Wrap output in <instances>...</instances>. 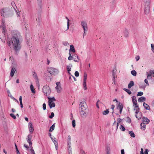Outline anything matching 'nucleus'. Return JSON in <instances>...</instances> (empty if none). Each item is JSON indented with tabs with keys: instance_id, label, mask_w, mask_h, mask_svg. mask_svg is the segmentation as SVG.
Segmentation results:
<instances>
[{
	"instance_id": "5fc2aeb1",
	"label": "nucleus",
	"mask_w": 154,
	"mask_h": 154,
	"mask_svg": "<svg viewBox=\"0 0 154 154\" xmlns=\"http://www.w3.org/2000/svg\"><path fill=\"white\" fill-rule=\"evenodd\" d=\"M46 109V106L45 103L43 104V109L44 110H45Z\"/></svg>"
},
{
	"instance_id": "13d9d810",
	"label": "nucleus",
	"mask_w": 154,
	"mask_h": 154,
	"mask_svg": "<svg viewBox=\"0 0 154 154\" xmlns=\"http://www.w3.org/2000/svg\"><path fill=\"white\" fill-rule=\"evenodd\" d=\"M144 82H145V83H146V84L148 85H149V84L148 83V80L147 79H145L144 80Z\"/></svg>"
},
{
	"instance_id": "c03bdc74",
	"label": "nucleus",
	"mask_w": 154,
	"mask_h": 154,
	"mask_svg": "<svg viewBox=\"0 0 154 154\" xmlns=\"http://www.w3.org/2000/svg\"><path fill=\"white\" fill-rule=\"evenodd\" d=\"M72 127L73 128H75V120H73L72 121Z\"/></svg>"
},
{
	"instance_id": "8fccbe9b",
	"label": "nucleus",
	"mask_w": 154,
	"mask_h": 154,
	"mask_svg": "<svg viewBox=\"0 0 154 154\" xmlns=\"http://www.w3.org/2000/svg\"><path fill=\"white\" fill-rule=\"evenodd\" d=\"M10 115L13 119H16V116L14 114L11 113Z\"/></svg>"
},
{
	"instance_id": "393cba45",
	"label": "nucleus",
	"mask_w": 154,
	"mask_h": 154,
	"mask_svg": "<svg viewBox=\"0 0 154 154\" xmlns=\"http://www.w3.org/2000/svg\"><path fill=\"white\" fill-rule=\"evenodd\" d=\"M69 51V52H70V51H71L73 53H75V49L73 45H70V48Z\"/></svg>"
},
{
	"instance_id": "79ce46f5",
	"label": "nucleus",
	"mask_w": 154,
	"mask_h": 154,
	"mask_svg": "<svg viewBox=\"0 0 154 154\" xmlns=\"http://www.w3.org/2000/svg\"><path fill=\"white\" fill-rule=\"evenodd\" d=\"M146 74L147 75V79H152V77L151 75L149 73H148L147 72H146Z\"/></svg>"
},
{
	"instance_id": "473e14b6",
	"label": "nucleus",
	"mask_w": 154,
	"mask_h": 154,
	"mask_svg": "<svg viewBox=\"0 0 154 154\" xmlns=\"http://www.w3.org/2000/svg\"><path fill=\"white\" fill-rule=\"evenodd\" d=\"M87 75L86 73H85L84 75L83 82H86Z\"/></svg>"
},
{
	"instance_id": "423d86ee",
	"label": "nucleus",
	"mask_w": 154,
	"mask_h": 154,
	"mask_svg": "<svg viewBox=\"0 0 154 154\" xmlns=\"http://www.w3.org/2000/svg\"><path fill=\"white\" fill-rule=\"evenodd\" d=\"M47 70L51 75H53L55 73H57L59 72L58 70L57 69L51 67L48 68Z\"/></svg>"
},
{
	"instance_id": "e433bc0d",
	"label": "nucleus",
	"mask_w": 154,
	"mask_h": 154,
	"mask_svg": "<svg viewBox=\"0 0 154 154\" xmlns=\"http://www.w3.org/2000/svg\"><path fill=\"white\" fill-rule=\"evenodd\" d=\"M109 112L108 109H107L106 110L104 111L103 112V115H106Z\"/></svg>"
},
{
	"instance_id": "cd10ccee",
	"label": "nucleus",
	"mask_w": 154,
	"mask_h": 154,
	"mask_svg": "<svg viewBox=\"0 0 154 154\" xmlns=\"http://www.w3.org/2000/svg\"><path fill=\"white\" fill-rule=\"evenodd\" d=\"M134 85V82L133 81H131L129 83L128 85V88H130L131 87Z\"/></svg>"
},
{
	"instance_id": "f8f14e48",
	"label": "nucleus",
	"mask_w": 154,
	"mask_h": 154,
	"mask_svg": "<svg viewBox=\"0 0 154 154\" xmlns=\"http://www.w3.org/2000/svg\"><path fill=\"white\" fill-rule=\"evenodd\" d=\"M28 127L29 132L32 133L34 129L33 126L31 122H29L28 125Z\"/></svg>"
},
{
	"instance_id": "9b49d317",
	"label": "nucleus",
	"mask_w": 154,
	"mask_h": 154,
	"mask_svg": "<svg viewBox=\"0 0 154 154\" xmlns=\"http://www.w3.org/2000/svg\"><path fill=\"white\" fill-rule=\"evenodd\" d=\"M123 107V105L120 102H119V103L118 105L117 106L116 109L117 110H119V112L120 114L122 113Z\"/></svg>"
},
{
	"instance_id": "1a4fd4ad",
	"label": "nucleus",
	"mask_w": 154,
	"mask_h": 154,
	"mask_svg": "<svg viewBox=\"0 0 154 154\" xmlns=\"http://www.w3.org/2000/svg\"><path fill=\"white\" fill-rule=\"evenodd\" d=\"M56 84L57 86L55 88L57 92L60 93L62 90V88H61L60 83V82H57L56 83Z\"/></svg>"
},
{
	"instance_id": "a211bd4d",
	"label": "nucleus",
	"mask_w": 154,
	"mask_h": 154,
	"mask_svg": "<svg viewBox=\"0 0 154 154\" xmlns=\"http://www.w3.org/2000/svg\"><path fill=\"white\" fill-rule=\"evenodd\" d=\"M2 28L3 30L2 32L5 34V26L4 24V23L3 21H2Z\"/></svg>"
},
{
	"instance_id": "f3484780",
	"label": "nucleus",
	"mask_w": 154,
	"mask_h": 154,
	"mask_svg": "<svg viewBox=\"0 0 154 154\" xmlns=\"http://www.w3.org/2000/svg\"><path fill=\"white\" fill-rule=\"evenodd\" d=\"M135 116L139 120L140 119L141 117V112H139L137 113H135Z\"/></svg>"
},
{
	"instance_id": "bb28decb",
	"label": "nucleus",
	"mask_w": 154,
	"mask_h": 154,
	"mask_svg": "<svg viewBox=\"0 0 154 154\" xmlns=\"http://www.w3.org/2000/svg\"><path fill=\"white\" fill-rule=\"evenodd\" d=\"M106 154H110V148L109 146H107L106 147Z\"/></svg>"
},
{
	"instance_id": "6ab92c4d",
	"label": "nucleus",
	"mask_w": 154,
	"mask_h": 154,
	"mask_svg": "<svg viewBox=\"0 0 154 154\" xmlns=\"http://www.w3.org/2000/svg\"><path fill=\"white\" fill-rule=\"evenodd\" d=\"M72 64H70L69 65L67 66V71H68V73L69 74H70V71L71 70V68L72 67Z\"/></svg>"
},
{
	"instance_id": "bf43d9fd",
	"label": "nucleus",
	"mask_w": 154,
	"mask_h": 154,
	"mask_svg": "<svg viewBox=\"0 0 154 154\" xmlns=\"http://www.w3.org/2000/svg\"><path fill=\"white\" fill-rule=\"evenodd\" d=\"M135 59H136V60L137 61H138L139 60V59H140V57H139V56H136V57Z\"/></svg>"
},
{
	"instance_id": "3c124183",
	"label": "nucleus",
	"mask_w": 154,
	"mask_h": 154,
	"mask_svg": "<svg viewBox=\"0 0 154 154\" xmlns=\"http://www.w3.org/2000/svg\"><path fill=\"white\" fill-rule=\"evenodd\" d=\"M151 45L152 51L154 53V45L153 44H151Z\"/></svg>"
},
{
	"instance_id": "09e8293b",
	"label": "nucleus",
	"mask_w": 154,
	"mask_h": 154,
	"mask_svg": "<svg viewBox=\"0 0 154 154\" xmlns=\"http://www.w3.org/2000/svg\"><path fill=\"white\" fill-rule=\"evenodd\" d=\"M120 129H121V130L122 131H125V127L123 126H122V125H121L120 126Z\"/></svg>"
},
{
	"instance_id": "39448f33",
	"label": "nucleus",
	"mask_w": 154,
	"mask_h": 154,
	"mask_svg": "<svg viewBox=\"0 0 154 154\" xmlns=\"http://www.w3.org/2000/svg\"><path fill=\"white\" fill-rule=\"evenodd\" d=\"M48 99L49 100H48V105L50 108H51L53 107H54L55 106V103L54 102V101L55 100V98L53 97L52 98H50L48 97Z\"/></svg>"
},
{
	"instance_id": "338daca9",
	"label": "nucleus",
	"mask_w": 154,
	"mask_h": 154,
	"mask_svg": "<svg viewBox=\"0 0 154 154\" xmlns=\"http://www.w3.org/2000/svg\"><path fill=\"white\" fill-rule=\"evenodd\" d=\"M19 101L20 102L22 101V97L21 96H20L19 97Z\"/></svg>"
},
{
	"instance_id": "680f3d73",
	"label": "nucleus",
	"mask_w": 154,
	"mask_h": 154,
	"mask_svg": "<svg viewBox=\"0 0 154 154\" xmlns=\"http://www.w3.org/2000/svg\"><path fill=\"white\" fill-rule=\"evenodd\" d=\"M112 75H113V81L114 82V83H115V76L114 73L113 72Z\"/></svg>"
},
{
	"instance_id": "7c9ffc66",
	"label": "nucleus",
	"mask_w": 154,
	"mask_h": 154,
	"mask_svg": "<svg viewBox=\"0 0 154 154\" xmlns=\"http://www.w3.org/2000/svg\"><path fill=\"white\" fill-rule=\"evenodd\" d=\"M129 134L130 136L133 137H134L135 136V135L132 131H130L129 132Z\"/></svg>"
},
{
	"instance_id": "f257e3e1",
	"label": "nucleus",
	"mask_w": 154,
	"mask_h": 154,
	"mask_svg": "<svg viewBox=\"0 0 154 154\" xmlns=\"http://www.w3.org/2000/svg\"><path fill=\"white\" fill-rule=\"evenodd\" d=\"M7 44L8 46L12 48L16 52H18L21 49L20 42L17 37L13 36Z\"/></svg>"
},
{
	"instance_id": "0e129e2a",
	"label": "nucleus",
	"mask_w": 154,
	"mask_h": 154,
	"mask_svg": "<svg viewBox=\"0 0 154 154\" xmlns=\"http://www.w3.org/2000/svg\"><path fill=\"white\" fill-rule=\"evenodd\" d=\"M121 154H125L124 150L122 149L121 150Z\"/></svg>"
},
{
	"instance_id": "864d4df0",
	"label": "nucleus",
	"mask_w": 154,
	"mask_h": 154,
	"mask_svg": "<svg viewBox=\"0 0 154 154\" xmlns=\"http://www.w3.org/2000/svg\"><path fill=\"white\" fill-rule=\"evenodd\" d=\"M54 113L53 112H52L51 113V115L49 116V117L50 119H52L53 118V117H54Z\"/></svg>"
},
{
	"instance_id": "a878e982",
	"label": "nucleus",
	"mask_w": 154,
	"mask_h": 154,
	"mask_svg": "<svg viewBox=\"0 0 154 154\" xmlns=\"http://www.w3.org/2000/svg\"><path fill=\"white\" fill-rule=\"evenodd\" d=\"M15 5V3L14 2H12L11 3V5H12V6L13 8H14V10H15V11L17 13V17H19L20 16V13H18L17 12V11L16 10V9H15V8L14 7V5Z\"/></svg>"
},
{
	"instance_id": "2eb2a0df",
	"label": "nucleus",
	"mask_w": 154,
	"mask_h": 154,
	"mask_svg": "<svg viewBox=\"0 0 154 154\" xmlns=\"http://www.w3.org/2000/svg\"><path fill=\"white\" fill-rule=\"evenodd\" d=\"M133 106L134 107V111H135V113H137L140 110V108L137 103L136 104L133 105Z\"/></svg>"
},
{
	"instance_id": "0eeeda50",
	"label": "nucleus",
	"mask_w": 154,
	"mask_h": 154,
	"mask_svg": "<svg viewBox=\"0 0 154 154\" xmlns=\"http://www.w3.org/2000/svg\"><path fill=\"white\" fill-rule=\"evenodd\" d=\"M67 141L68 150L69 151H71L72 149L71 147V137L70 135L68 136Z\"/></svg>"
},
{
	"instance_id": "9d476101",
	"label": "nucleus",
	"mask_w": 154,
	"mask_h": 154,
	"mask_svg": "<svg viewBox=\"0 0 154 154\" xmlns=\"http://www.w3.org/2000/svg\"><path fill=\"white\" fill-rule=\"evenodd\" d=\"M81 25L84 31H87L88 27L87 23L86 22L82 21L81 22Z\"/></svg>"
},
{
	"instance_id": "c85d7f7f",
	"label": "nucleus",
	"mask_w": 154,
	"mask_h": 154,
	"mask_svg": "<svg viewBox=\"0 0 154 154\" xmlns=\"http://www.w3.org/2000/svg\"><path fill=\"white\" fill-rule=\"evenodd\" d=\"M55 127V124H53L50 128L49 131L50 132L52 131L54 129Z\"/></svg>"
},
{
	"instance_id": "20e7f679",
	"label": "nucleus",
	"mask_w": 154,
	"mask_h": 154,
	"mask_svg": "<svg viewBox=\"0 0 154 154\" xmlns=\"http://www.w3.org/2000/svg\"><path fill=\"white\" fill-rule=\"evenodd\" d=\"M42 91L47 96L49 95L51 92L50 88L47 85L43 86L42 89Z\"/></svg>"
},
{
	"instance_id": "774afa93",
	"label": "nucleus",
	"mask_w": 154,
	"mask_h": 154,
	"mask_svg": "<svg viewBox=\"0 0 154 154\" xmlns=\"http://www.w3.org/2000/svg\"><path fill=\"white\" fill-rule=\"evenodd\" d=\"M20 106L21 108H22L23 107V104L22 103V102H20Z\"/></svg>"
},
{
	"instance_id": "4468645a",
	"label": "nucleus",
	"mask_w": 154,
	"mask_h": 154,
	"mask_svg": "<svg viewBox=\"0 0 154 154\" xmlns=\"http://www.w3.org/2000/svg\"><path fill=\"white\" fill-rule=\"evenodd\" d=\"M142 120L143 122V123L145 124H148L150 122V120L146 117H143Z\"/></svg>"
},
{
	"instance_id": "6e6552de",
	"label": "nucleus",
	"mask_w": 154,
	"mask_h": 154,
	"mask_svg": "<svg viewBox=\"0 0 154 154\" xmlns=\"http://www.w3.org/2000/svg\"><path fill=\"white\" fill-rule=\"evenodd\" d=\"M150 11V6L149 2H146L145 7L144 13L146 14H148Z\"/></svg>"
},
{
	"instance_id": "ea45409f",
	"label": "nucleus",
	"mask_w": 154,
	"mask_h": 154,
	"mask_svg": "<svg viewBox=\"0 0 154 154\" xmlns=\"http://www.w3.org/2000/svg\"><path fill=\"white\" fill-rule=\"evenodd\" d=\"M124 90L126 91L129 94H131V91L126 88H124Z\"/></svg>"
},
{
	"instance_id": "37998d69",
	"label": "nucleus",
	"mask_w": 154,
	"mask_h": 154,
	"mask_svg": "<svg viewBox=\"0 0 154 154\" xmlns=\"http://www.w3.org/2000/svg\"><path fill=\"white\" fill-rule=\"evenodd\" d=\"M83 85L84 87V90H86L87 89L86 82H83Z\"/></svg>"
},
{
	"instance_id": "e2e57ef3",
	"label": "nucleus",
	"mask_w": 154,
	"mask_h": 154,
	"mask_svg": "<svg viewBox=\"0 0 154 154\" xmlns=\"http://www.w3.org/2000/svg\"><path fill=\"white\" fill-rule=\"evenodd\" d=\"M115 106L114 105H112L111 106V108L112 109V111H113L112 112L113 113V109H114V108H115Z\"/></svg>"
},
{
	"instance_id": "aec40b11",
	"label": "nucleus",
	"mask_w": 154,
	"mask_h": 154,
	"mask_svg": "<svg viewBox=\"0 0 154 154\" xmlns=\"http://www.w3.org/2000/svg\"><path fill=\"white\" fill-rule=\"evenodd\" d=\"M124 34L125 37H128L129 36V32L127 29H125L124 32Z\"/></svg>"
},
{
	"instance_id": "72a5a7b5",
	"label": "nucleus",
	"mask_w": 154,
	"mask_h": 154,
	"mask_svg": "<svg viewBox=\"0 0 154 154\" xmlns=\"http://www.w3.org/2000/svg\"><path fill=\"white\" fill-rule=\"evenodd\" d=\"M69 56L68 57V60H71L73 59H74V58L72 57L71 54L70 52L69 53Z\"/></svg>"
},
{
	"instance_id": "412c9836",
	"label": "nucleus",
	"mask_w": 154,
	"mask_h": 154,
	"mask_svg": "<svg viewBox=\"0 0 154 154\" xmlns=\"http://www.w3.org/2000/svg\"><path fill=\"white\" fill-rule=\"evenodd\" d=\"M146 98L144 97H140L138 100V102H141L144 101L146 100Z\"/></svg>"
},
{
	"instance_id": "49530a36",
	"label": "nucleus",
	"mask_w": 154,
	"mask_h": 154,
	"mask_svg": "<svg viewBox=\"0 0 154 154\" xmlns=\"http://www.w3.org/2000/svg\"><path fill=\"white\" fill-rule=\"evenodd\" d=\"M15 148H16V151L17 152V154H20V153L19 151L18 150V149L17 148V146L16 144H15Z\"/></svg>"
},
{
	"instance_id": "58836bf2",
	"label": "nucleus",
	"mask_w": 154,
	"mask_h": 154,
	"mask_svg": "<svg viewBox=\"0 0 154 154\" xmlns=\"http://www.w3.org/2000/svg\"><path fill=\"white\" fill-rule=\"evenodd\" d=\"M149 73L152 76L154 77V70H151L150 71Z\"/></svg>"
},
{
	"instance_id": "4c0bfd02",
	"label": "nucleus",
	"mask_w": 154,
	"mask_h": 154,
	"mask_svg": "<svg viewBox=\"0 0 154 154\" xmlns=\"http://www.w3.org/2000/svg\"><path fill=\"white\" fill-rule=\"evenodd\" d=\"M8 96L10 97L12 99L14 100L15 101H16L17 103H19L18 101L11 94L10 95H8Z\"/></svg>"
},
{
	"instance_id": "a19ab883",
	"label": "nucleus",
	"mask_w": 154,
	"mask_h": 154,
	"mask_svg": "<svg viewBox=\"0 0 154 154\" xmlns=\"http://www.w3.org/2000/svg\"><path fill=\"white\" fill-rule=\"evenodd\" d=\"M66 18L67 20V29H69V19L67 17H66Z\"/></svg>"
},
{
	"instance_id": "dca6fc26",
	"label": "nucleus",
	"mask_w": 154,
	"mask_h": 154,
	"mask_svg": "<svg viewBox=\"0 0 154 154\" xmlns=\"http://www.w3.org/2000/svg\"><path fill=\"white\" fill-rule=\"evenodd\" d=\"M16 71V70L15 68L14 67L12 68L10 73V75L11 77H13L14 76V73Z\"/></svg>"
},
{
	"instance_id": "4be33fe9",
	"label": "nucleus",
	"mask_w": 154,
	"mask_h": 154,
	"mask_svg": "<svg viewBox=\"0 0 154 154\" xmlns=\"http://www.w3.org/2000/svg\"><path fill=\"white\" fill-rule=\"evenodd\" d=\"M51 138L52 141L54 142L55 145V147H57L58 146V143L57 141L55 140V138H54V139L52 137H51Z\"/></svg>"
},
{
	"instance_id": "2f4dec72",
	"label": "nucleus",
	"mask_w": 154,
	"mask_h": 154,
	"mask_svg": "<svg viewBox=\"0 0 154 154\" xmlns=\"http://www.w3.org/2000/svg\"><path fill=\"white\" fill-rule=\"evenodd\" d=\"M30 89L32 93H35V91L34 90V87L32 85H30Z\"/></svg>"
},
{
	"instance_id": "6e6d98bb",
	"label": "nucleus",
	"mask_w": 154,
	"mask_h": 154,
	"mask_svg": "<svg viewBox=\"0 0 154 154\" xmlns=\"http://www.w3.org/2000/svg\"><path fill=\"white\" fill-rule=\"evenodd\" d=\"M32 154H35L34 150L32 149V148L30 149Z\"/></svg>"
},
{
	"instance_id": "c756f323",
	"label": "nucleus",
	"mask_w": 154,
	"mask_h": 154,
	"mask_svg": "<svg viewBox=\"0 0 154 154\" xmlns=\"http://www.w3.org/2000/svg\"><path fill=\"white\" fill-rule=\"evenodd\" d=\"M145 124L142 123L140 125L141 129H143V130H145L146 128V125H145Z\"/></svg>"
},
{
	"instance_id": "de8ad7c7",
	"label": "nucleus",
	"mask_w": 154,
	"mask_h": 154,
	"mask_svg": "<svg viewBox=\"0 0 154 154\" xmlns=\"http://www.w3.org/2000/svg\"><path fill=\"white\" fill-rule=\"evenodd\" d=\"M143 94V93L142 92L140 91L138 92L137 94V96H141Z\"/></svg>"
},
{
	"instance_id": "ddd939ff",
	"label": "nucleus",
	"mask_w": 154,
	"mask_h": 154,
	"mask_svg": "<svg viewBox=\"0 0 154 154\" xmlns=\"http://www.w3.org/2000/svg\"><path fill=\"white\" fill-rule=\"evenodd\" d=\"M32 137V136L30 134H29L27 138V141L29 144L30 146H31L32 144V143L31 141V138Z\"/></svg>"
},
{
	"instance_id": "7ed1b4c3",
	"label": "nucleus",
	"mask_w": 154,
	"mask_h": 154,
	"mask_svg": "<svg viewBox=\"0 0 154 154\" xmlns=\"http://www.w3.org/2000/svg\"><path fill=\"white\" fill-rule=\"evenodd\" d=\"M1 14L2 16L5 17H8L11 16L9 10L7 8H3L1 10Z\"/></svg>"
},
{
	"instance_id": "f03ea898",
	"label": "nucleus",
	"mask_w": 154,
	"mask_h": 154,
	"mask_svg": "<svg viewBox=\"0 0 154 154\" xmlns=\"http://www.w3.org/2000/svg\"><path fill=\"white\" fill-rule=\"evenodd\" d=\"M79 106L81 109L80 113L81 116L83 118H86L88 114V109L86 103V100H84L81 102Z\"/></svg>"
},
{
	"instance_id": "5701e85b",
	"label": "nucleus",
	"mask_w": 154,
	"mask_h": 154,
	"mask_svg": "<svg viewBox=\"0 0 154 154\" xmlns=\"http://www.w3.org/2000/svg\"><path fill=\"white\" fill-rule=\"evenodd\" d=\"M132 101L133 105L137 103V100H136V97L135 96H133L132 97Z\"/></svg>"
},
{
	"instance_id": "a18cd8bd",
	"label": "nucleus",
	"mask_w": 154,
	"mask_h": 154,
	"mask_svg": "<svg viewBox=\"0 0 154 154\" xmlns=\"http://www.w3.org/2000/svg\"><path fill=\"white\" fill-rule=\"evenodd\" d=\"M63 44L66 46H68L69 45V43L66 42H63Z\"/></svg>"
},
{
	"instance_id": "4d7b16f0",
	"label": "nucleus",
	"mask_w": 154,
	"mask_h": 154,
	"mask_svg": "<svg viewBox=\"0 0 154 154\" xmlns=\"http://www.w3.org/2000/svg\"><path fill=\"white\" fill-rule=\"evenodd\" d=\"M121 119H118V122L117 123V128H118V127L119 124L121 122Z\"/></svg>"
},
{
	"instance_id": "603ef678",
	"label": "nucleus",
	"mask_w": 154,
	"mask_h": 154,
	"mask_svg": "<svg viewBox=\"0 0 154 154\" xmlns=\"http://www.w3.org/2000/svg\"><path fill=\"white\" fill-rule=\"evenodd\" d=\"M75 75L76 77H78L79 75V72L78 71H76L75 73Z\"/></svg>"
},
{
	"instance_id": "f704fd0d",
	"label": "nucleus",
	"mask_w": 154,
	"mask_h": 154,
	"mask_svg": "<svg viewBox=\"0 0 154 154\" xmlns=\"http://www.w3.org/2000/svg\"><path fill=\"white\" fill-rule=\"evenodd\" d=\"M131 74L134 76H136L137 75V72L135 70H133L131 71Z\"/></svg>"
},
{
	"instance_id": "c9c22d12",
	"label": "nucleus",
	"mask_w": 154,
	"mask_h": 154,
	"mask_svg": "<svg viewBox=\"0 0 154 154\" xmlns=\"http://www.w3.org/2000/svg\"><path fill=\"white\" fill-rule=\"evenodd\" d=\"M42 0H37V3L38 5L41 7L42 5Z\"/></svg>"
},
{
	"instance_id": "69168bd1",
	"label": "nucleus",
	"mask_w": 154,
	"mask_h": 154,
	"mask_svg": "<svg viewBox=\"0 0 154 154\" xmlns=\"http://www.w3.org/2000/svg\"><path fill=\"white\" fill-rule=\"evenodd\" d=\"M140 154H144V153L143 152V148L141 149V151L140 152Z\"/></svg>"
},
{
	"instance_id": "b1692460",
	"label": "nucleus",
	"mask_w": 154,
	"mask_h": 154,
	"mask_svg": "<svg viewBox=\"0 0 154 154\" xmlns=\"http://www.w3.org/2000/svg\"><path fill=\"white\" fill-rule=\"evenodd\" d=\"M143 105L144 107L146 110H149L150 109V107L145 102H144Z\"/></svg>"
},
{
	"instance_id": "052dcab7",
	"label": "nucleus",
	"mask_w": 154,
	"mask_h": 154,
	"mask_svg": "<svg viewBox=\"0 0 154 154\" xmlns=\"http://www.w3.org/2000/svg\"><path fill=\"white\" fill-rule=\"evenodd\" d=\"M148 150L147 149H146L144 152V154H148Z\"/></svg>"
}]
</instances>
